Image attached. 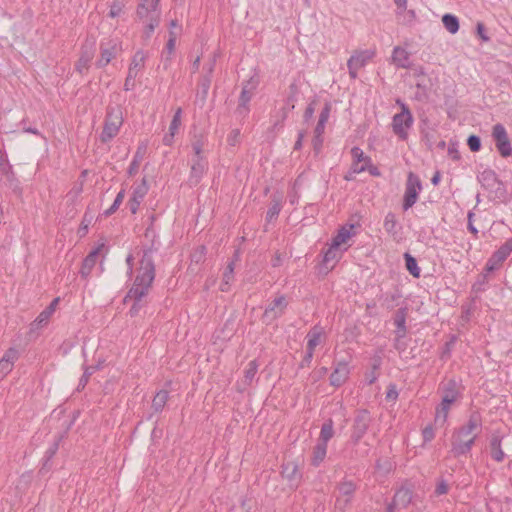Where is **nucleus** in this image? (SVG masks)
Here are the masks:
<instances>
[{
  "instance_id": "f257e3e1",
  "label": "nucleus",
  "mask_w": 512,
  "mask_h": 512,
  "mask_svg": "<svg viewBox=\"0 0 512 512\" xmlns=\"http://www.w3.org/2000/svg\"><path fill=\"white\" fill-rule=\"evenodd\" d=\"M151 250L143 252L142 259L140 260V268L135 278L134 284L129 290L126 298L134 300V304L130 308L131 316L138 313L141 308L140 302L144 296L149 292V289L155 279V266L153 259H151Z\"/></svg>"
},
{
  "instance_id": "f03ea898",
  "label": "nucleus",
  "mask_w": 512,
  "mask_h": 512,
  "mask_svg": "<svg viewBox=\"0 0 512 512\" xmlns=\"http://www.w3.org/2000/svg\"><path fill=\"white\" fill-rule=\"evenodd\" d=\"M482 426L481 416L477 412H473L467 423L456 429L451 437V453L454 457H459L468 454L477 438V435H472L476 429Z\"/></svg>"
},
{
  "instance_id": "7ed1b4c3",
  "label": "nucleus",
  "mask_w": 512,
  "mask_h": 512,
  "mask_svg": "<svg viewBox=\"0 0 512 512\" xmlns=\"http://www.w3.org/2000/svg\"><path fill=\"white\" fill-rule=\"evenodd\" d=\"M397 104L401 107V112L396 113L392 118V130L393 133L400 140H407L409 136V130L413 126L414 117L409 109V107L403 103L401 100L396 101Z\"/></svg>"
},
{
  "instance_id": "20e7f679",
  "label": "nucleus",
  "mask_w": 512,
  "mask_h": 512,
  "mask_svg": "<svg viewBox=\"0 0 512 512\" xmlns=\"http://www.w3.org/2000/svg\"><path fill=\"white\" fill-rule=\"evenodd\" d=\"M122 124L123 117L121 109L118 107L108 108L104 127L100 136L101 142L107 143L112 140L119 133Z\"/></svg>"
},
{
  "instance_id": "39448f33",
  "label": "nucleus",
  "mask_w": 512,
  "mask_h": 512,
  "mask_svg": "<svg viewBox=\"0 0 512 512\" xmlns=\"http://www.w3.org/2000/svg\"><path fill=\"white\" fill-rule=\"evenodd\" d=\"M478 181L493 198L502 199L505 197L506 190L504 184L498 179L497 174L493 170L486 169L481 172L478 175Z\"/></svg>"
},
{
  "instance_id": "423d86ee",
  "label": "nucleus",
  "mask_w": 512,
  "mask_h": 512,
  "mask_svg": "<svg viewBox=\"0 0 512 512\" xmlns=\"http://www.w3.org/2000/svg\"><path fill=\"white\" fill-rule=\"evenodd\" d=\"M422 190L420 178L413 172H409L405 185V193L403 200V210L407 211L418 199V194Z\"/></svg>"
},
{
  "instance_id": "0eeeda50",
  "label": "nucleus",
  "mask_w": 512,
  "mask_h": 512,
  "mask_svg": "<svg viewBox=\"0 0 512 512\" xmlns=\"http://www.w3.org/2000/svg\"><path fill=\"white\" fill-rule=\"evenodd\" d=\"M146 60V55L142 50L137 51L132 57L131 63L129 65L128 74L124 82V90L130 91L135 87V79L139 73L144 68Z\"/></svg>"
},
{
  "instance_id": "6e6552de",
  "label": "nucleus",
  "mask_w": 512,
  "mask_h": 512,
  "mask_svg": "<svg viewBox=\"0 0 512 512\" xmlns=\"http://www.w3.org/2000/svg\"><path fill=\"white\" fill-rule=\"evenodd\" d=\"M492 137L495 146L502 157H508L512 154L511 143L506 128L501 123H497L492 128Z\"/></svg>"
},
{
  "instance_id": "1a4fd4ad",
  "label": "nucleus",
  "mask_w": 512,
  "mask_h": 512,
  "mask_svg": "<svg viewBox=\"0 0 512 512\" xmlns=\"http://www.w3.org/2000/svg\"><path fill=\"white\" fill-rule=\"evenodd\" d=\"M99 49L100 57L95 63L98 68L107 66L121 51L120 44L113 39L102 41Z\"/></svg>"
},
{
  "instance_id": "9d476101",
  "label": "nucleus",
  "mask_w": 512,
  "mask_h": 512,
  "mask_svg": "<svg viewBox=\"0 0 512 512\" xmlns=\"http://www.w3.org/2000/svg\"><path fill=\"white\" fill-rule=\"evenodd\" d=\"M255 89L256 83L252 81V79L243 84L242 91L239 96L238 106L235 110V114L237 115V117L241 119L247 117L250 111L249 102L252 99Z\"/></svg>"
},
{
  "instance_id": "9b49d317",
  "label": "nucleus",
  "mask_w": 512,
  "mask_h": 512,
  "mask_svg": "<svg viewBox=\"0 0 512 512\" xmlns=\"http://www.w3.org/2000/svg\"><path fill=\"white\" fill-rule=\"evenodd\" d=\"M288 306V301L284 295L277 296L268 304L263 313L262 319L266 324H270L275 319L282 316Z\"/></svg>"
},
{
  "instance_id": "f8f14e48",
  "label": "nucleus",
  "mask_w": 512,
  "mask_h": 512,
  "mask_svg": "<svg viewBox=\"0 0 512 512\" xmlns=\"http://www.w3.org/2000/svg\"><path fill=\"white\" fill-rule=\"evenodd\" d=\"M370 422L371 418L368 411L361 410L356 414L351 433V440L354 444H357L366 434Z\"/></svg>"
},
{
  "instance_id": "ddd939ff",
  "label": "nucleus",
  "mask_w": 512,
  "mask_h": 512,
  "mask_svg": "<svg viewBox=\"0 0 512 512\" xmlns=\"http://www.w3.org/2000/svg\"><path fill=\"white\" fill-rule=\"evenodd\" d=\"M338 496L336 498L335 506L337 509L344 511L351 503L356 486L352 481H343L338 487Z\"/></svg>"
},
{
  "instance_id": "4468645a",
  "label": "nucleus",
  "mask_w": 512,
  "mask_h": 512,
  "mask_svg": "<svg viewBox=\"0 0 512 512\" xmlns=\"http://www.w3.org/2000/svg\"><path fill=\"white\" fill-rule=\"evenodd\" d=\"M372 53L368 50L356 51L347 61L349 75L352 79L357 78L358 70L366 65L367 61L372 57Z\"/></svg>"
},
{
  "instance_id": "2eb2a0df",
  "label": "nucleus",
  "mask_w": 512,
  "mask_h": 512,
  "mask_svg": "<svg viewBox=\"0 0 512 512\" xmlns=\"http://www.w3.org/2000/svg\"><path fill=\"white\" fill-rule=\"evenodd\" d=\"M208 168V162L206 158H193L191 159V170L188 178V182L191 186L199 184Z\"/></svg>"
},
{
  "instance_id": "dca6fc26",
  "label": "nucleus",
  "mask_w": 512,
  "mask_h": 512,
  "mask_svg": "<svg viewBox=\"0 0 512 512\" xmlns=\"http://www.w3.org/2000/svg\"><path fill=\"white\" fill-rule=\"evenodd\" d=\"M159 0H142L137 7V17L143 21H150L153 17L159 18L157 11Z\"/></svg>"
},
{
  "instance_id": "f3484780",
  "label": "nucleus",
  "mask_w": 512,
  "mask_h": 512,
  "mask_svg": "<svg viewBox=\"0 0 512 512\" xmlns=\"http://www.w3.org/2000/svg\"><path fill=\"white\" fill-rule=\"evenodd\" d=\"M512 252V238L505 241L503 245L494 252L492 257L488 260L486 267L488 271H492L496 264L504 262Z\"/></svg>"
},
{
  "instance_id": "a211bd4d",
  "label": "nucleus",
  "mask_w": 512,
  "mask_h": 512,
  "mask_svg": "<svg viewBox=\"0 0 512 512\" xmlns=\"http://www.w3.org/2000/svg\"><path fill=\"white\" fill-rule=\"evenodd\" d=\"M407 312H408L407 307H403V308H399L395 312V315H394V324L396 326L395 348L398 350L400 349V346H399L400 339L404 338L407 333V328H406Z\"/></svg>"
},
{
  "instance_id": "6ab92c4d",
  "label": "nucleus",
  "mask_w": 512,
  "mask_h": 512,
  "mask_svg": "<svg viewBox=\"0 0 512 512\" xmlns=\"http://www.w3.org/2000/svg\"><path fill=\"white\" fill-rule=\"evenodd\" d=\"M281 468L282 476L289 482L291 487L297 488L301 482L302 477L298 465L293 461H289L283 463Z\"/></svg>"
},
{
  "instance_id": "aec40b11",
  "label": "nucleus",
  "mask_w": 512,
  "mask_h": 512,
  "mask_svg": "<svg viewBox=\"0 0 512 512\" xmlns=\"http://www.w3.org/2000/svg\"><path fill=\"white\" fill-rule=\"evenodd\" d=\"M350 369L347 362H338L330 375V384L334 387H340L348 379Z\"/></svg>"
},
{
  "instance_id": "412c9836",
  "label": "nucleus",
  "mask_w": 512,
  "mask_h": 512,
  "mask_svg": "<svg viewBox=\"0 0 512 512\" xmlns=\"http://www.w3.org/2000/svg\"><path fill=\"white\" fill-rule=\"evenodd\" d=\"M19 353L14 348H9L0 359V379H3L13 369Z\"/></svg>"
},
{
  "instance_id": "4be33fe9",
  "label": "nucleus",
  "mask_w": 512,
  "mask_h": 512,
  "mask_svg": "<svg viewBox=\"0 0 512 512\" xmlns=\"http://www.w3.org/2000/svg\"><path fill=\"white\" fill-rule=\"evenodd\" d=\"M93 57H94L93 47L92 46L88 47L86 45L83 46L81 49V55L75 65L76 70L80 74L86 73Z\"/></svg>"
},
{
  "instance_id": "5701e85b",
  "label": "nucleus",
  "mask_w": 512,
  "mask_h": 512,
  "mask_svg": "<svg viewBox=\"0 0 512 512\" xmlns=\"http://www.w3.org/2000/svg\"><path fill=\"white\" fill-rule=\"evenodd\" d=\"M101 247L102 246H99L95 249H93L83 260L82 262V266H81V269H80V275L81 277L83 278H87L94 266L96 265V262H97V259H98V255H99V252L101 250Z\"/></svg>"
},
{
  "instance_id": "b1692460",
  "label": "nucleus",
  "mask_w": 512,
  "mask_h": 512,
  "mask_svg": "<svg viewBox=\"0 0 512 512\" xmlns=\"http://www.w3.org/2000/svg\"><path fill=\"white\" fill-rule=\"evenodd\" d=\"M383 227L385 231L393 238H399L402 227L398 223L396 215L393 212H388L384 218Z\"/></svg>"
},
{
  "instance_id": "393cba45",
  "label": "nucleus",
  "mask_w": 512,
  "mask_h": 512,
  "mask_svg": "<svg viewBox=\"0 0 512 512\" xmlns=\"http://www.w3.org/2000/svg\"><path fill=\"white\" fill-rule=\"evenodd\" d=\"M412 490L409 487L402 486L400 489H398L394 495L393 501L391 504H394V506L405 508L407 507L411 501H412Z\"/></svg>"
},
{
  "instance_id": "a878e982",
  "label": "nucleus",
  "mask_w": 512,
  "mask_h": 512,
  "mask_svg": "<svg viewBox=\"0 0 512 512\" xmlns=\"http://www.w3.org/2000/svg\"><path fill=\"white\" fill-rule=\"evenodd\" d=\"M406 49L396 46L392 52V63L398 68H409L410 57Z\"/></svg>"
},
{
  "instance_id": "bb28decb",
  "label": "nucleus",
  "mask_w": 512,
  "mask_h": 512,
  "mask_svg": "<svg viewBox=\"0 0 512 512\" xmlns=\"http://www.w3.org/2000/svg\"><path fill=\"white\" fill-rule=\"evenodd\" d=\"M491 457L497 461L502 462L505 454L501 448V437L498 434H493L489 443Z\"/></svg>"
},
{
  "instance_id": "cd10ccee",
  "label": "nucleus",
  "mask_w": 512,
  "mask_h": 512,
  "mask_svg": "<svg viewBox=\"0 0 512 512\" xmlns=\"http://www.w3.org/2000/svg\"><path fill=\"white\" fill-rule=\"evenodd\" d=\"M323 329L320 326H314L307 334V350L313 351L321 342Z\"/></svg>"
},
{
  "instance_id": "c85d7f7f",
  "label": "nucleus",
  "mask_w": 512,
  "mask_h": 512,
  "mask_svg": "<svg viewBox=\"0 0 512 512\" xmlns=\"http://www.w3.org/2000/svg\"><path fill=\"white\" fill-rule=\"evenodd\" d=\"M145 153H146V145H140L137 148L135 155L133 157V160L129 165V168H128L129 176H134L138 172L140 163L144 159Z\"/></svg>"
},
{
  "instance_id": "c756f323",
  "label": "nucleus",
  "mask_w": 512,
  "mask_h": 512,
  "mask_svg": "<svg viewBox=\"0 0 512 512\" xmlns=\"http://www.w3.org/2000/svg\"><path fill=\"white\" fill-rule=\"evenodd\" d=\"M258 367L259 365L256 360H252L247 364L244 372V379L242 380V385L244 388L253 384L256 378Z\"/></svg>"
},
{
  "instance_id": "7c9ffc66",
  "label": "nucleus",
  "mask_w": 512,
  "mask_h": 512,
  "mask_svg": "<svg viewBox=\"0 0 512 512\" xmlns=\"http://www.w3.org/2000/svg\"><path fill=\"white\" fill-rule=\"evenodd\" d=\"M281 209H282V197L273 195L270 206H269L267 214H266V220L268 222H271L272 220L276 219L278 217Z\"/></svg>"
},
{
  "instance_id": "2f4dec72",
  "label": "nucleus",
  "mask_w": 512,
  "mask_h": 512,
  "mask_svg": "<svg viewBox=\"0 0 512 512\" xmlns=\"http://www.w3.org/2000/svg\"><path fill=\"white\" fill-rule=\"evenodd\" d=\"M326 454L327 445L317 442L312 451L311 465L318 467L324 461Z\"/></svg>"
},
{
  "instance_id": "473e14b6",
  "label": "nucleus",
  "mask_w": 512,
  "mask_h": 512,
  "mask_svg": "<svg viewBox=\"0 0 512 512\" xmlns=\"http://www.w3.org/2000/svg\"><path fill=\"white\" fill-rule=\"evenodd\" d=\"M334 435L333 421L332 419L326 420L321 427L318 443L328 445V442Z\"/></svg>"
},
{
  "instance_id": "72a5a7b5",
  "label": "nucleus",
  "mask_w": 512,
  "mask_h": 512,
  "mask_svg": "<svg viewBox=\"0 0 512 512\" xmlns=\"http://www.w3.org/2000/svg\"><path fill=\"white\" fill-rule=\"evenodd\" d=\"M59 302V298H55L51 303L50 305L45 309L43 310L39 315L38 317L36 318L35 320V323L38 325V326H43V325H46L49 318L51 317V315L54 313L55 311V307L56 305L58 304Z\"/></svg>"
},
{
  "instance_id": "f704fd0d",
  "label": "nucleus",
  "mask_w": 512,
  "mask_h": 512,
  "mask_svg": "<svg viewBox=\"0 0 512 512\" xmlns=\"http://www.w3.org/2000/svg\"><path fill=\"white\" fill-rule=\"evenodd\" d=\"M169 399V393L166 390H160L157 392V394L154 396L152 401V409L158 413L163 410L165 407L167 401Z\"/></svg>"
},
{
  "instance_id": "c9c22d12",
  "label": "nucleus",
  "mask_w": 512,
  "mask_h": 512,
  "mask_svg": "<svg viewBox=\"0 0 512 512\" xmlns=\"http://www.w3.org/2000/svg\"><path fill=\"white\" fill-rule=\"evenodd\" d=\"M445 29L451 34H455L459 30V20L452 14H445L442 17Z\"/></svg>"
},
{
  "instance_id": "e433bc0d",
  "label": "nucleus",
  "mask_w": 512,
  "mask_h": 512,
  "mask_svg": "<svg viewBox=\"0 0 512 512\" xmlns=\"http://www.w3.org/2000/svg\"><path fill=\"white\" fill-rule=\"evenodd\" d=\"M443 395L449 398L458 399L459 397V390L457 382L453 379L447 381L443 385Z\"/></svg>"
},
{
  "instance_id": "4c0bfd02",
  "label": "nucleus",
  "mask_w": 512,
  "mask_h": 512,
  "mask_svg": "<svg viewBox=\"0 0 512 512\" xmlns=\"http://www.w3.org/2000/svg\"><path fill=\"white\" fill-rule=\"evenodd\" d=\"M406 268L409 273L418 278L420 276V268L418 267L416 259L409 253L404 254Z\"/></svg>"
},
{
  "instance_id": "58836bf2",
  "label": "nucleus",
  "mask_w": 512,
  "mask_h": 512,
  "mask_svg": "<svg viewBox=\"0 0 512 512\" xmlns=\"http://www.w3.org/2000/svg\"><path fill=\"white\" fill-rule=\"evenodd\" d=\"M350 229H347L346 227H342L337 235L333 238L332 243L334 247L339 248L342 244L346 243L347 240L351 237Z\"/></svg>"
},
{
  "instance_id": "ea45409f",
  "label": "nucleus",
  "mask_w": 512,
  "mask_h": 512,
  "mask_svg": "<svg viewBox=\"0 0 512 512\" xmlns=\"http://www.w3.org/2000/svg\"><path fill=\"white\" fill-rule=\"evenodd\" d=\"M148 190H149V186L147 184V180H146V178H143L141 183L138 184L134 188L133 193H132V198L142 202V200L146 196Z\"/></svg>"
},
{
  "instance_id": "a19ab883",
  "label": "nucleus",
  "mask_w": 512,
  "mask_h": 512,
  "mask_svg": "<svg viewBox=\"0 0 512 512\" xmlns=\"http://www.w3.org/2000/svg\"><path fill=\"white\" fill-rule=\"evenodd\" d=\"M206 144V140L202 137H195V139L192 141L191 147L194 152L193 158H205L203 156V148Z\"/></svg>"
},
{
  "instance_id": "79ce46f5",
  "label": "nucleus",
  "mask_w": 512,
  "mask_h": 512,
  "mask_svg": "<svg viewBox=\"0 0 512 512\" xmlns=\"http://www.w3.org/2000/svg\"><path fill=\"white\" fill-rule=\"evenodd\" d=\"M124 197L125 190L122 189L121 191L118 192L113 204L107 210L104 211V215L108 217L114 214L118 210L119 206L122 204Z\"/></svg>"
},
{
  "instance_id": "37998d69",
  "label": "nucleus",
  "mask_w": 512,
  "mask_h": 512,
  "mask_svg": "<svg viewBox=\"0 0 512 512\" xmlns=\"http://www.w3.org/2000/svg\"><path fill=\"white\" fill-rule=\"evenodd\" d=\"M340 257L339 248L334 247L333 244L324 252L323 262L328 264L332 261H336Z\"/></svg>"
},
{
  "instance_id": "c03bdc74",
  "label": "nucleus",
  "mask_w": 512,
  "mask_h": 512,
  "mask_svg": "<svg viewBox=\"0 0 512 512\" xmlns=\"http://www.w3.org/2000/svg\"><path fill=\"white\" fill-rule=\"evenodd\" d=\"M96 369H97V367H95V366H88L85 368L84 373L79 380V383L77 386V391H81L82 389L85 388V386L87 385V383L89 381L90 376L96 371Z\"/></svg>"
},
{
  "instance_id": "a18cd8bd",
  "label": "nucleus",
  "mask_w": 512,
  "mask_h": 512,
  "mask_svg": "<svg viewBox=\"0 0 512 512\" xmlns=\"http://www.w3.org/2000/svg\"><path fill=\"white\" fill-rule=\"evenodd\" d=\"M449 410V407L439 405L436 408L435 423H440L441 425H444L447 421Z\"/></svg>"
},
{
  "instance_id": "49530a36",
  "label": "nucleus",
  "mask_w": 512,
  "mask_h": 512,
  "mask_svg": "<svg viewBox=\"0 0 512 512\" xmlns=\"http://www.w3.org/2000/svg\"><path fill=\"white\" fill-rule=\"evenodd\" d=\"M177 33L174 31L169 32V39L167 41L165 52L167 53L166 61L170 60V55L174 52L176 45Z\"/></svg>"
},
{
  "instance_id": "de8ad7c7",
  "label": "nucleus",
  "mask_w": 512,
  "mask_h": 512,
  "mask_svg": "<svg viewBox=\"0 0 512 512\" xmlns=\"http://www.w3.org/2000/svg\"><path fill=\"white\" fill-rule=\"evenodd\" d=\"M351 154L354 160L357 162H361L365 165L369 164L371 162L370 158L366 156L362 149L359 147H353L351 149Z\"/></svg>"
},
{
  "instance_id": "09e8293b",
  "label": "nucleus",
  "mask_w": 512,
  "mask_h": 512,
  "mask_svg": "<svg viewBox=\"0 0 512 512\" xmlns=\"http://www.w3.org/2000/svg\"><path fill=\"white\" fill-rule=\"evenodd\" d=\"M146 25H145V29H144V37L146 39H149L151 37V35L153 34L155 28L158 26L159 24V18L158 17H153L150 19V21H146L144 22Z\"/></svg>"
},
{
  "instance_id": "8fccbe9b",
  "label": "nucleus",
  "mask_w": 512,
  "mask_h": 512,
  "mask_svg": "<svg viewBox=\"0 0 512 512\" xmlns=\"http://www.w3.org/2000/svg\"><path fill=\"white\" fill-rule=\"evenodd\" d=\"M235 261L232 260L227 264V267L223 273L224 285H229L234 278Z\"/></svg>"
},
{
  "instance_id": "3c124183",
  "label": "nucleus",
  "mask_w": 512,
  "mask_h": 512,
  "mask_svg": "<svg viewBox=\"0 0 512 512\" xmlns=\"http://www.w3.org/2000/svg\"><path fill=\"white\" fill-rule=\"evenodd\" d=\"M181 115H182V109L181 108H178L176 111H175V114L172 118V121L170 123V126H169V131L170 132H173V133H176L181 125Z\"/></svg>"
},
{
  "instance_id": "603ef678",
  "label": "nucleus",
  "mask_w": 512,
  "mask_h": 512,
  "mask_svg": "<svg viewBox=\"0 0 512 512\" xmlns=\"http://www.w3.org/2000/svg\"><path fill=\"white\" fill-rule=\"evenodd\" d=\"M467 145L472 152H478L481 149V139L477 135H470L467 139Z\"/></svg>"
},
{
  "instance_id": "864d4df0",
  "label": "nucleus",
  "mask_w": 512,
  "mask_h": 512,
  "mask_svg": "<svg viewBox=\"0 0 512 512\" xmlns=\"http://www.w3.org/2000/svg\"><path fill=\"white\" fill-rule=\"evenodd\" d=\"M449 488V484L446 482V480L440 479L436 484L434 494L436 496L445 495L448 493Z\"/></svg>"
},
{
  "instance_id": "5fc2aeb1",
  "label": "nucleus",
  "mask_w": 512,
  "mask_h": 512,
  "mask_svg": "<svg viewBox=\"0 0 512 512\" xmlns=\"http://www.w3.org/2000/svg\"><path fill=\"white\" fill-rule=\"evenodd\" d=\"M241 133L239 129H233L227 136V143L230 146H236L240 143Z\"/></svg>"
},
{
  "instance_id": "6e6d98bb",
  "label": "nucleus",
  "mask_w": 512,
  "mask_h": 512,
  "mask_svg": "<svg viewBox=\"0 0 512 512\" xmlns=\"http://www.w3.org/2000/svg\"><path fill=\"white\" fill-rule=\"evenodd\" d=\"M422 437H423L424 443H428V442H430V441H432L434 439L435 432H434V429H433L432 425H427L422 430Z\"/></svg>"
},
{
  "instance_id": "4d7b16f0",
  "label": "nucleus",
  "mask_w": 512,
  "mask_h": 512,
  "mask_svg": "<svg viewBox=\"0 0 512 512\" xmlns=\"http://www.w3.org/2000/svg\"><path fill=\"white\" fill-rule=\"evenodd\" d=\"M378 367H379V362L375 363L373 365L372 370L366 373L365 379H366L367 384L372 385L377 380L378 375L376 373V370L378 369Z\"/></svg>"
},
{
  "instance_id": "13d9d810",
  "label": "nucleus",
  "mask_w": 512,
  "mask_h": 512,
  "mask_svg": "<svg viewBox=\"0 0 512 512\" xmlns=\"http://www.w3.org/2000/svg\"><path fill=\"white\" fill-rule=\"evenodd\" d=\"M330 111H331V105L330 103H326L323 107V109L321 110V113L319 115V119L318 121L322 123H327L328 119H329V116H330Z\"/></svg>"
},
{
  "instance_id": "bf43d9fd",
  "label": "nucleus",
  "mask_w": 512,
  "mask_h": 512,
  "mask_svg": "<svg viewBox=\"0 0 512 512\" xmlns=\"http://www.w3.org/2000/svg\"><path fill=\"white\" fill-rule=\"evenodd\" d=\"M211 77L206 75L201 80V88H202V97L205 99L210 88Z\"/></svg>"
},
{
  "instance_id": "052dcab7",
  "label": "nucleus",
  "mask_w": 512,
  "mask_h": 512,
  "mask_svg": "<svg viewBox=\"0 0 512 512\" xmlns=\"http://www.w3.org/2000/svg\"><path fill=\"white\" fill-rule=\"evenodd\" d=\"M398 398V391L396 385L390 384L386 392V399L388 401H395Z\"/></svg>"
},
{
  "instance_id": "680f3d73",
  "label": "nucleus",
  "mask_w": 512,
  "mask_h": 512,
  "mask_svg": "<svg viewBox=\"0 0 512 512\" xmlns=\"http://www.w3.org/2000/svg\"><path fill=\"white\" fill-rule=\"evenodd\" d=\"M473 217H474V213L472 211H469L468 215H467V219H468V225H467V228L468 230L474 235L475 238H477L478 236V230L477 228L474 226V223H473Z\"/></svg>"
},
{
  "instance_id": "e2e57ef3",
  "label": "nucleus",
  "mask_w": 512,
  "mask_h": 512,
  "mask_svg": "<svg viewBox=\"0 0 512 512\" xmlns=\"http://www.w3.org/2000/svg\"><path fill=\"white\" fill-rule=\"evenodd\" d=\"M59 440H56L53 442V444L47 449L46 453H45V457L48 460H50L57 452L58 448H59Z\"/></svg>"
},
{
  "instance_id": "0e129e2a",
  "label": "nucleus",
  "mask_w": 512,
  "mask_h": 512,
  "mask_svg": "<svg viewBox=\"0 0 512 512\" xmlns=\"http://www.w3.org/2000/svg\"><path fill=\"white\" fill-rule=\"evenodd\" d=\"M397 298H399V296L395 294L387 295L384 300L383 306H385L388 310H392L395 307L394 302L396 301Z\"/></svg>"
},
{
  "instance_id": "69168bd1",
  "label": "nucleus",
  "mask_w": 512,
  "mask_h": 512,
  "mask_svg": "<svg viewBox=\"0 0 512 512\" xmlns=\"http://www.w3.org/2000/svg\"><path fill=\"white\" fill-rule=\"evenodd\" d=\"M313 351L306 350V353L300 363V368L309 367L313 359Z\"/></svg>"
},
{
  "instance_id": "338daca9",
  "label": "nucleus",
  "mask_w": 512,
  "mask_h": 512,
  "mask_svg": "<svg viewBox=\"0 0 512 512\" xmlns=\"http://www.w3.org/2000/svg\"><path fill=\"white\" fill-rule=\"evenodd\" d=\"M121 12H122L121 4H119L117 2L112 3V5L110 6V10H109V16L111 18H115V17L119 16Z\"/></svg>"
},
{
  "instance_id": "774afa93",
  "label": "nucleus",
  "mask_w": 512,
  "mask_h": 512,
  "mask_svg": "<svg viewBox=\"0 0 512 512\" xmlns=\"http://www.w3.org/2000/svg\"><path fill=\"white\" fill-rule=\"evenodd\" d=\"M351 170L353 173L359 174L366 170V165L353 159Z\"/></svg>"
}]
</instances>
